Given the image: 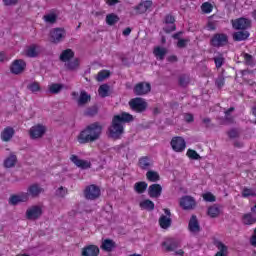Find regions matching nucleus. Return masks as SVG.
<instances>
[{
    "mask_svg": "<svg viewBox=\"0 0 256 256\" xmlns=\"http://www.w3.org/2000/svg\"><path fill=\"white\" fill-rule=\"evenodd\" d=\"M128 105L131 109V111H134L135 113H143V111L147 110V102L141 97L132 98Z\"/></svg>",
    "mask_w": 256,
    "mask_h": 256,
    "instance_id": "nucleus-4",
    "label": "nucleus"
},
{
    "mask_svg": "<svg viewBox=\"0 0 256 256\" xmlns=\"http://www.w3.org/2000/svg\"><path fill=\"white\" fill-rule=\"evenodd\" d=\"M82 256H97V246L90 245L83 248Z\"/></svg>",
    "mask_w": 256,
    "mask_h": 256,
    "instance_id": "nucleus-37",
    "label": "nucleus"
},
{
    "mask_svg": "<svg viewBox=\"0 0 256 256\" xmlns=\"http://www.w3.org/2000/svg\"><path fill=\"white\" fill-rule=\"evenodd\" d=\"M106 5H108V7H115V5H118V3H121L120 0H104Z\"/></svg>",
    "mask_w": 256,
    "mask_h": 256,
    "instance_id": "nucleus-59",
    "label": "nucleus"
},
{
    "mask_svg": "<svg viewBox=\"0 0 256 256\" xmlns=\"http://www.w3.org/2000/svg\"><path fill=\"white\" fill-rule=\"evenodd\" d=\"M147 187H149V184L145 181L136 182L134 184V191L138 193V195H143V193L147 191Z\"/></svg>",
    "mask_w": 256,
    "mask_h": 256,
    "instance_id": "nucleus-32",
    "label": "nucleus"
},
{
    "mask_svg": "<svg viewBox=\"0 0 256 256\" xmlns=\"http://www.w3.org/2000/svg\"><path fill=\"white\" fill-rule=\"evenodd\" d=\"M242 219L244 225H254L256 223V218L251 213L244 214Z\"/></svg>",
    "mask_w": 256,
    "mask_h": 256,
    "instance_id": "nucleus-43",
    "label": "nucleus"
},
{
    "mask_svg": "<svg viewBox=\"0 0 256 256\" xmlns=\"http://www.w3.org/2000/svg\"><path fill=\"white\" fill-rule=\"evenodd\" d=\"M153 159L149 156H142L138 160V167L143 171H149L153 167Z\"/></svg>",
    "mask_w": 256,
    "mask_h": 256,
    "instance_id": "nucleus-19",
    "label": "nucleus"
},
{
    "mask_svg": "<svg viewBox=\"0 0 256 256\" xmlns=\"http://www.w3.org/2000/svg\"><path fill=\"white\" fill-rule=\"evenodd\" d=\"M73 57H75V52H73L71 49H66L62 51L59 59L62 61V63H67L68 61H71Z\"/></svg>",
    "mask_w": 256,
    "mask_h": 256,
    "instance_id": "nucleus-28",
    "label": "nucleus"
},
{
    "mask_svg": "<svg viewBox=\"0 0 256 256\" xmlns=\"http://www.w3.org/2000/svg\"><path fill=\"white\" fill-rule=\"evenodd\" d=\"M49 37L51 43H55L57 45L58 43H61L65 37H67V32L64 28H53L50 30Z\"/></svg>",
    "mask_w": 256,
    "mask_h": 256,
    "instance_id": "nucleus-5",
    "label": "nucleus"
},
{
    "mask_svg": "<svg viewBox=\"0 0 256 256\" xmlns=\"http://www.w3.org/2000/svg\"><path fill=\"white\" fill-rule=\"evenodd\" d=\"M63 87V84L53 83L49 86V91L52 93V95H57L58 93H61Z\"/></svg>",
    "mask_w": 256,
    "mask_h": 256,
    "instance_id": "nucleus-42",
    "label": "nucleus"
},
{
    "mask_svg": "<svg viewBox=\"0 0 256 256\" xmlns=\"http://www.w3.org/2000/svg\"><path fill=\"white\" fill-rule=\"evenodd\" d=\"M153 55L158 61H163V59H165V55H167V48L156 46L153 49Z\"/></svg>",
    "mask_w": 256,
    "mask_h": 256,
    "instance_id": "nucleus-27",
    "label": "nucleus"
},
{
    "mask_svg": "<svg viewBox=\"0 0 256 256\" xmlns=\"http://www.w3.org/2000/svg\"><path fill=\"white\" fill-rule=\"evenodd\" d=\"M45 133H47V127L42 124L34 125L29 130V135L32 139H41Z\"/></svg>",
    "mask_w": 256,
    "mask_h": 256,
    "instance_id": "nucleus-9",
    "label": "nucleus"
},
{
    "mask_svg": "<svg viewBox=\"0 0 256 256\" xmlns=\"http://www.w3.org/2000/svg\"><path fill=\"white\" fill-rule=\"evenodd\" d=\"M180 242L176 238H166L165 241L162 242V247H164L167 253H171V251H175L179 248Z\"/></svg>",
    "mask_w": 256,
    "mask_h": 256,
    "instance_id": "nucleus-13",
    "label": "nucleus"
},
{
    "mask_svg": "<svg viewBox=\"0 0 256 256\" xmlns=\"http://www.w3.org/2000/svg\"><path fill=\"white\" fill-rule=\"evenodd\" d=\"M111 77L110 70H100L97 74V81L103 82Z\"/></svg>",
    "mask_w": 256,
    "mask_h": 256,
    "instance_id": "nucleus-40",
    "label": "nucleus"
},
{
    "mask_svg": "<svg viewBox=\"0 0 256 256\" xmlns=\"http://www.w3.org/2000/svg\"><path fill=\"white\" fill-rule=\"evenodd\" d=\"M232 27L236 31H245V29H249V27H251V20L243 17L232 20Z\"/></svg>",
    "mask_w": 256,
    "mask_h": 256,
    "instance_id": "nucleus-11",
    "label": "nucleus"
},
{
    "mask_svg": "<svg viewBox=\"0 0 256 256\" xmlns=\"http://www.w3.org/2000/svg\"><path fill=\"white\" fill-rule=\"evenodd\" d=\"M71 95L77 107H85L91 103V95L85 90H81L79 94L78 92H72Z\"/></svg>",
    "mask_w": 256,
    "mask_h": 256,
    "instance_id": "nucleus-3",
    "label": "nucleus"
},
{
    "mask_svg": "<svg viewBox=\"0 0 256 256\" xmlns=\"http://www.w3.org/2000/svg\"><path fill=\"white\" fill-rule=\"evenodd\" d=\"M13 135H15V129H13V127H6L1 132V139L5 142L11 141V139H13Z\"/></svg>",
    "mask_w": 256,
    "mask_h": 256,
    "instance_id": "nucleus-26",
    "label": "nucleus"
},
{
    "mask_svg": "<svg viewBox=\"0 0 256 256\" xmlns=\"http://www.w3.org/2000/svg\"><path fill=\"white\" fill-rule=\"evenodd\" d=\"M84 197L90 201L97 199V186L95 184L87 186L84 190Z\"/></svg>",
    "mask_w": 256,
    "mask_h": 256,
    "instance_id": "nucleus-23",
    "label": "nucleus"
},
{
    "mask_svg": "<svg viewBox=\"0 0 256 256\" xmlns=\"http://www.w3.org/2000/svg\"><path fill=\"white\" fill-rule=\"evenodd\" d=\"M26 201H29V193L27 192L12 195L9 198L10 205H19V203H26Z\"/></svg>",
    "mask_w": 256,
    "mask_h": 256,
    "instance_id": "nucleus-18",
    "label": "nucleus"
},
{
    "mask_svg": "<svg viewBox=\"0 0 256 256\" xmlns=\"http://www.w3.org/2000/svg\"><path fill=\"white\" fill-rule=\"evenodd\" d=\"M186 155L189 157V159H193L194 161H199V159H201V155H199V153L193 149H188Z\"/></svg>",
    "mask_w": 256,
    "mask_h": 256,
    "instance_id": "nucleus-46",
    "label": "nucleus"
},
{
    "mask_svg": "<svg viewBox=\"0 0 256 256\" xmlns=\"http://www.w3.org/2000/svg\"><path fill=\"white\" fill-rule=\"evenodd\" d=\"M228 137L230 139H237V137H239V132L235 129H232L228 132Z\"/></svg>",
    "mask_w": 256,
    "mask_h": 256,
    "instance_id": "nucleus-57",
    "label": "nucleus"
},
{
    "mask_svg": "<svg viewBox=\"0 0 256 256\" xmlns=\"http://www.w3.org/2000/svg\"><path fill=\"white\" fill-rule=\"evenodd\" d=\"M189 81H191V79L187 74H182L178 78V84L180 87H187L189 85Z\"/></svg>",
    "mask_w": 256,
    "mask_h": 256,
    "instance_id": "nucleus-45",
    "label": "nucleus"
},
{
    "mask_svg": "<svg viewBox=\"0 0 256 256\" xmlns=\"http://www.w3.org/2000/svg\"><path fill=\"white\" fill-rule=\"evenodd\" d=\"M250 243L253 247H256V228L254 229V234L252 235L250 239Z\"/></svg>",
    "mask_w": 256,
    "mask_h": 256,
    "instance_id": "nucleus-63",
    "label": "nucleus"
},
{
    "mask_svg": "<svg viewBox=\"0 0 256 256\" xmlns=\"http://www.w3.org/2000/svg\"><path fill=\"white\" fill-rule=\"evenodd\" d=\"M17 1L19 0H3V3L6 6H11V5H17Z\"/></svg>",
    "mask_w": 256,
    "mask_h": 256,
    "instance_id": "nucleus-62",
    "label": "nucleus"
},
{
    "mask_svg": "<svg viewBox=\"0 0 256 256\" xmlns=\"http://www.w3.org/2000/svg\"><path fill=\"white\" fill-rule=\"evenodd\" d=\"M41 215H43V210L41 209V206H32L26 211V217L31 221L39 219Z\"/></svg>",
    "mask_w": 256,
    "mask_h": 256,
    "instance_id": "nucleus-17",
    "label": "nucleus"
},
{
    "mask_svg": "<svg viewBox=\"0 0 256 256\" xmlns=\"http://www.w3.org/2000/svg\"><path fill=\"white\" fill-rule=\"evenodd\" d=\"M167 61H168L169 63H177L178 58H177L176 55H171V56H169V57L167 58Z\"/></svg>",
    "mask_w": 256,
    "mask_h": 256,
    "instance_id": "nucleus-64",
    "label": "nucleus"
},
{
    "mask_svg": "<svg viewBox=\"0 0 256 256\" xmlns=\"http://www.w3.org/2000/svg\"><path fill=\"white\" fill-rule=\"evenodd\" d=\"M244 61L245 65H248V67H253V65H255V59L253 58V55L249 53L244 54Z\"/></svg>",
    "mask_w": 256,
    "mask_h": 256,
    "instance_id": "nucleus-48",
    "label": "nucleus"
},
{
    "mask_svg": "<svg viewBox=\"0 0 256 256\" xmlns=\"http://www.w3.org/2000/svg\"><path fill=\"white\" fill-rule=\"evenodd\" d=\"M115 247H117V245L115 244V241L111 239H105L102 241L101 249L103 251H107V253H111Z\"/></svg>",
    "mask_w": 256,
    "mask_h": 256,
    "instance_id": "nucleus-31",
    "label": "nucleus"
},
{
    "mask_svg": "<svg viewBox=\"0 0 256 256\" xmlns=\"http://www.w3.org/2000/svg\"><path fill=\"white\" fill-rule=\"evenodd\" d=\"M84 115L86 117H95V115H97V106H92V107L87 108L84 111Z\"/></svg>",
    "mask_w": 256,
    "mask_h": 256,
    "instance_id": "nucleus-50",
    "label": "nucleus"
},
{
    "mask_svg": "<svg viewBox=\"0 0 256 256\" xmlns=\"http://www.w3.org/2000/svg\"><path fill=\"white\" fill-rule=\"evenodd\" d=\"M165 25H168L163 28L164 33H173L176 31L177 26L175 25V16L167 14L164 18Z\"/></svg>",
    "mask_w": 256,
    "mask_h": 256,
    "instance_id": "nucleus-16",
    "label": "nucleus"
},
{
    "mask_svg": "<svg viewBox=\"0 0 256 256\" xmlns=\"http://www.w3.org/2000/svg\"><path fill=\"white\" fill-rule=\"evenodd\" d=\"M215 85L218 89H223L225 86V77L223 75L218 76L215 80Z\"/></svg>",
    "mask_w": 256,
    "mask_h": 256,
    "instance_id": "nucleus-51",
    "label": "nucleus"
},
{
    "mask_svg": "<svg viewBox=\"0 0 256 256\" xmlns=\"http://www.w3.org/2000/svg\"><path fill=\"white\" fill-rule=\"evenodd\" d=\"M68 190L67 188L61 186L56 190V195L57 197H65V195H67Z\"/></svg>",
    "mask_w": 256,
    "mask_h": 256,
    "instance_id": "nucleus-55",
    "label": "nucleus"
},
{
    "mask_svg": "<svg viewBox=\"0 0 256 256\" xmlns=\"http://www.w3.org/2000/svg\"><path fill=\"white\" fill-rule=\"evenodd\" d=\"M215 247L218 249V252L214 256H227L229 253V248L223 242L219 240L214 241Z\"/></svg>",
    "mask_w": 256,
    "mask_h": 256,
    "instance_id": "nucleus-25",
    "label": "nucleus"
},
{
    "mask_svg": "<svg viewBox=\"0 0 256 256\" xmlns=\"http://www.w3.org/2000/svg\"><path fill=\"white\" fill-rule=\"evenodd\" d=\"M164 214H162L158 220L159 226L161 229H169L173 220L171 219V210L169 208L163 209Z\"/></svg>",
    "mask_w": 256,
    "mask_h": 256,
    "instance_id": "nucleus-8",
    "label": "nucleus"
},
{
    "mask_svg": "<svg viewBox=\"0 0 256 256\" xmlns=\"http://www.w3.org/2000/svg\"><path fill=\"white\" fill-rule=\"evenodd\" d=\"M188 229L190 233H199V231H201V226L199 225V220L196 215L191 216L188 223Z\"/></svg>",
    "mask_w": 256,
    "mask_h": 256,
    "instance_id": "nucleus-24",
    "label": "nucleus"
},
{
    "mask_svg": "<svg viewBox=\"0 0 256 256\" xmlns=\"http://www.w3.org/2000/svg\"><path fill=\"white\" fill-rule=\"evenodd\" d=\"M188 42H189V40L180 39L177 42V47H179V49H183V48L187 47Z\"/></svg>",
    "mask_w": 256,
    "mask_h": 256,
    "instance_id": "nucleus-58",
    "label": "nucleus"
},
{
    "mask_svg": "<svg viewBox=\"0 0 256 256\" xmlns=\"http://www.w3.org/2000/svg\"><path fill=\"white\" fill-rule=\"evenodd\" d=\"M170 145L175 153H183L187 148V142L181 136H175L171 139Z\"/></svg>",
    "mask_w": 256,
    "mask_h": 256,
    "instance_id": "nucleus-7",
    "label": "nucleus"
},
{
    "mask_svg": "<svg viewBox=\"0 0 256 256\" xmlns=\"http://www.w3.org/2000/svg\"><path fill=\"white\" fill-rule=\"evenodd\" d=\"M44 21H46V23H50L51 25H53V23H57V15L47 14L44 16Z\"/></svg>",
    "mask_w": 256,
    "mask_h": 256,
    "instance_id": "nucleus-52",
    "label": "nucleus"
},
{
    "mask_svg": "<svg viewBox=\"0 0 256 256\" xmlns=\"http://www.w3.org/2000/svg\"><path fill=\"white\" fill-rule=\"evenodd\" d=\"M119 16L115 13H110L106 15V24L109 25V27H113V25H116V23H119Z\"/></svg>",
    "mask_w": 256,
    "mask_h": 256,
    "instance_id": "nucleus-35",
    "label": "nucleus"
},
{
    "mask_svg": "<svg viewBox=\"0 0 256 256\" xmlns=\"http://www.w3.org/2000/svg\"><path fill=\"white\" fill-rule=\"evenodd\" d=\"M70 161H72V163H74V165L80 169H89L91 167V162L79 159V156L77 155H72L70 157Z\"/></svg>",
    "mask_w": 256,
    "mask_h": 256,
    "instance_id": "nucleus-22",
    "label": "nucleus"
},
{
    "mask_svg": "<svg viewBox=\"0 0 256 256\" xmlns=\"http://www.w3.org/2000/svg\"><path fill=\"white\" fill-rule=\"evenodd\" d=\"M39 53H41L40 47L37 44H32L28 47V49L26 50V55L27 57H38Z\"/></svg>",
    "mask_w": 256,
    "mask_h": 256,
    "instance_id": "nucleus-29",
    "label": "nucleus"
},
{
    "mask_svg": "<svg viewBox=\"0 0 256 256\" xmlns=\"http://www.w3.org/2000/svg\"><path fill=\"white\" fill-rule=\"evenodd\" d=\"M213 61L215 63L216 69H221V67H223L225 63V58L223 57V55H220L218 57H214Z\"/></svg>",
    "mask_w": 256,
    "mask_h": 256,
    "instance_id": "nucleus-49",
    "label": "nucleus"
},
{
    "mask_svg": "<svg viewBox=\"0 0 256 256\" xmlns=\"http://www.w3.org/2000/svg\"><path fill=\"white\" fill-rule=\"evenodd\" d=\"M220 213L221 210L217 207V205L208 207L207 215H209V217H211L212 219L219 217Z\"/></svg>",
    "mask_w": 256,
    "mask_h": 256,
    "instance_id": "nucleus-41",
    "label": "nucleus"
},
{
    "mask_svg": "<svg viewBox=\"0 0 256 256\" xmlns=\"http://www.w3.org/2000/svg\"><path fill=\"white\" fill-rule=\"evenodd\" d=\"M184 119L186 121V123H193V121L195 120V118L193 117V114H185Z\"/></svg>",
    "mask_w": 256,
    "mask_h": 256,
    "instance_id": "nucleus-60",
    "label": "nucleus"
},
{
    "mask_svg": "<svg viewBox=\"0 0 256 256\" xmlns=\"http://www.w3.org/2000/svg\"><path fill=\"white\" fill-rule=\"evenodd\" d=\"M229 43V37L225 33H216L210 39L212 47H225Z\"/></svg>",
    "mask_w": 256,
    "mask_h": 256,
    "instance_id": "nucleus-6",
    "label": "nucleus"
},
{
    "mask_svg": "<svg viewBox=\"0 0 256 256\" xmlns=\"http://www.w3.org/2000/svg\"><path fill=\"white\" fill-rule=\"evenodd\" d=\"M207 29L208 31H215L217 29V26H215V22H208L207 23Z\"/></svg>",
    "mask_w": 256,
    "mask_h": 256,
    "instance_id": "nucleus-61",
    "label": "nucleus"
},
{
    "mask_svg": "<svg viewBox=\"0 0 256 256\" xmlns=\"http://www.w3.org/2000/svg\"><path fill=\"white\" fill-rule=\"evenodd\" d=\"M202 197L204 201H207L208 203H214V201H216L215 195H213L211 192L204 193Z\"/></svg>",
    "mask_w": 256,
    "mask_h": 256,
    "instance_id": "nucleus-53",
    "label": "nucleus"
},
{
    "mask_svg": "<svg viewBox=\"0 0 256 256\" xmlns=\"http://www.w3.org/2000/svg\"><path fill=\"white\" fill-rule=\"evenodd\" d=\"M43 191V188L39 186V184H32L28 187V196L31 195L33 198L37 197L38 195H41V192Z\"/></svg>",
    "mask_w": 256,
    "mask_h": 256,
    "instance_id": "nucleus-33",
    "label": "nucleus"
},
{
    "mask_svg": "<svg viewBox=\"0 0 256 256\" xmlns=\"http://www.w3.org/2000/svg\"><path fill=\"white\" fill-rule=\"evenodd\" d=\"M201 10L203 13H211V11H213V5H211L209 2H205L202 4Z\"/></svg>",
    "mask_w": 256,
    "mask_h": 256,
    "instance_id": "nucleus-54",
    "label": "nucleus"
},
{
    "mask_svg": "<svg viewBox=\"0 0 256 256\" xmlns=\"http://www.w3.org/2000/svg\"><path fill=\"white\" fill-rule=\"evenodd\" d=\"M25 67H27V63L24 60L18 59L13 61L10 70L14 75H21L25 71Z\"/></svg>",
    "mask_w": 256,
    "mask_h": 256,
    "instance_id": "nucleus-14",
    "label": "nucleus"
},
{
    "mask_svg": "<svg viewBox=\"0 0 256 256\" xmlns=\"http://www.w3.org/2000/svg\"><path fill=\"white\" fill-rule=\"evenodd\" d=\"M98 95L102 99L111 97V95H113V88H111V86L107 83L101 84L98 88Z\"/></svg>",
    "mask_w": 256,
    "mask_h": 256,
    "instance_id": "nucleus-21",
    "label": "nucleus"
},
{
    "mask_svg": "<svg viewBox=\"0 0 256 256\" xmlns=\"http://www.w3.org/2000/svg\"><path fill=\"white\" fill-rule=\"evenodd\" d=\"M139 207L145 211H155V202L150 199H145L139 203Z\"/></svg>",
    "mask_w": 256,
    "mask_h": 256,
    "instance_id": "nucleus-30",
    "label": "nucleus"
},
{
    "mask_svg": "<svg viewBox=\"0 0 256 256\" xmlns=\"http://www.w3.org/2000/svg\"><path fill=\"white\" fill-rule=\"evenodd\" d=\"M146 178L150 183H157L161 177L159 176L158 172H155L153 170H148L146 173Z\"/></svg>",
    "mask_w": 256,
    "mask_h": 256,
    "instance_id": "nucleus-39",
    "label": "nucleus"
},
{
    "mask_svg": "<svg viewBox=\"0 0 256 256\" xmlns=\"http://www.w3.org/2000/svg\"><path fill=\"white\" fill-rule=\"evenodd\" d=\"M180 207H182L184 211H191L197 207V202L195 201V198L191 196H183L180 199Z\"/></svg>",
    "mask_w": 256,
    "mask_h": 256,
    "instance_id": "nucleus-12",
    "label": "nucleus"
},
{
    "mask_svg": "<svg viewBox=\"0 0 256 256\" xmlns=\"http://www.w3.org/2000/svg\"><path fill=\"white\" fill-rule=\"evenodd\" d=\"M27 89L32 93H37L41 91V86L39 85V82H32L27 85Z\"/></svg>",
    "mask_w": 256,
    "mask_h": 256,
    "instance_id": "nucleus-47",
    "label": "nucleus"
},
{
    "mask_svg": "<svg viewBox=\"0 0 256 256\" xmlns=\"http://www.w3.org/2000/svg\"><path fill=\"white\" fill-rule=\"evenodd\" d=\"M249 31H238L233 34L234 41H246L249 39Z\"/></svg>",
    "mask_w": 256,
    "mask_h": 256,
    "instance_id": "nucleus-34",
    "label": "nucleus"
},
{
    "mask_svg": "<svg viewBox=\"0 0 256 256\" xmlns=\"http://www.w3.org/2000/svg\"><path fill=\"white\" fill-rule=\"evenodd\" d=\"M161 193H163L161 184H152L148 187V195L151 199H159Z\"/></svg>",
    "mask_w": 256,
    "mask_h": 256,
    "instance_id": "nucleus-20",
    "label": "nucleus"
},
{
    "mask_svg": "<svg viewBox=\"0 0 256 256\" xmlns=\"http://www.w3.org/2000/svg\"><path fill=\"white\" fill-rule=\"evenodd\" d=\"M65 67H66V69H68V71H77V69H79L78 58H75L73 60H69L68 62H65Z\"/></svg>",
    "mask_w": 256,
    "mask_h": 256,
    "instance_id": "nucleus-38",
    "label": "nucleus"
},
{
    "mask_svg": "<svg viewBox=\"0 0 256 256\" xmlns=\"http://www.w3.org/2000/svg\"><path fill=\"white\" fill-rule=\"evenodd\" d=\"M17 165V155L10 154V156L4 161V167L6 169H11V167H15Z\"/></svg>",
    "mask_w": 256,
    "mask_h": 256,
    "instance_id": "nucleus-36",
    "label": "nucleus"
},
{
    "mask_svg": "<svg viewBox=\"0 0 256 256\" xmlns=\"http://www.w3.org/2000/svg\"><path fill=\"white\" fill-rule=\"evenodd\" d=\"M132 121H135V118L128 112L114 115L108 128V137L114 141L121 139L123 133H125V123H132Z\"/></svg>",
    "mask_w": 256,
    "mask_h": 256,
    "instance_id": "nucleus-1",
    "label": "nucleus"
},
{
    "mask_svg": "<svg viewBox=\"0 0 256 256\" xmlns=\"http://www.w3.org/2000/svg\"><path fill=\"white\" fill-rule=\"evenodd\" d=\"M241 195L244 199H247V197H256V191L253 188L244 187Z\"/></svg>",
    "mask_w": 256,
    "mask_h": 256,
    "instance_id": "nucleus-44",
    "label": "nucleus"
},
{
    "mask_svg": "<svg viewBox=\"0 0 256 256\" xmlns=\"http://www.w3.org/2000/svg\"><path fill=\"white\" fill-rule=\"evenodd\" d=\"M77 141L80 145L97 141V122L88 125L84 130H82L77 136Z\"/></svg>",
    "mask_w": 256,
    "mask_h": 256,
    "instance_id": "nucleus-2",
    "label": "nucleus"
},
{
    "mask_svg": "<svg viewBox=\"0 0 256 256\" xmlns=\"http://www.w3.org/2000/svg\"><path fill=\"white\" fill-rule=\"evenodd\" d=\"M233 111H235V107H230L228 110L224 112L226 121H233V118L229 117V115H231Z\"/></svg>",
    "mask_w": 256,
    "mask_h": 256,
    "instance_id": "nucleus-56",
    "label": "nucleus"
},
{
    "mask_svg": "<svg viewBox=\"0 0 256 256\" xmlns=\"http://www.w3.org/2000/svg\"><path fill=\"white\" fill-rule=\"evenodd\" d=\"M151 92V84L148 82H139L133 88L134 95L143 96Z\"/></svg>",
    "mask_w": 256,
    "mask_h": 256,
    "instance_id": "nucleus-10",
    "label": "nucleus"
},
{
    "mask_svg": "<svg viewBox=\"0 0 256 256\" xmlns=\"http://www.w3.org/2000/svg\"><path fill=\"white\" fill-rule=\"evenodd\" d=\"M151 7H153V1H141L137 6L134 7V11H136V15H143V13L151 11Z\"/></svg>",
    "mask_w": 256,
    "mask_h": 256,
    "instance_id": "nucleus-15",
    "label": "nucleus"
}]
</instances>
